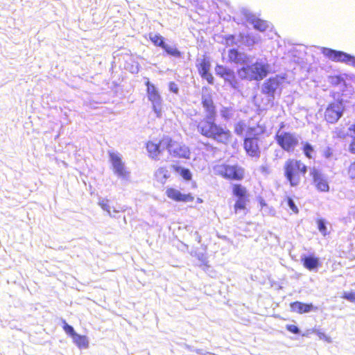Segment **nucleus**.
<instances>
[{
    "mask_svg": "<svg viewBox=\"0 0 355 355\" xmlns=\"http://www.w3.org/2000/svg\"><path fill=\"white\" fill-rule=\"evenodd\" d=\"M197 130L202 136L220 144H227L231 137L229 130L215 123V116H205L198 123Z\"/></svg>",
    "mask_w": 355,
    "mask_h": 355,
    "instance_id": "f257e3e1",
    "label": "nucleus"
},
{
    "mask_svg": "<svg viewBox=\"0 0 355 355\" xmlns=\"http://www.w3.org/2000/svg\"><path fill=\"white\" fill-rule=\"evenodd\" d=\"M269 65L263 60H257L254 64H248L237 71L238 76L241 79L248 80H261L267 76Z\"/></svg>",
    "mask_w": 355,
    "mask_h": 355,
    "instance_id": "f03ea898",
    "label": "nucleus"
},
{
    "mask_svg": "<svg viewBox=\"0 0 355 355\" xmlns=\"http://www.w3.org/2000/svg\"><path fill=\"white\" fill-rule=\"evenodd\" d=\"M284 176L293 187H297L307 172L306 166L300 160L288 159L284 166Z\"/></svg>",
    "mask_w": 355,
    "mask_h": 355,
    "instance_id": "7ed1b4c3",
    "label": "nucleus"
},
{
    "mask_svg": "<svg viewBox=\"0 0 355 355\" xmlns=\"http://www.w3.org/2000/svg\"><path fill=\"white\" fill-rule=\"evenodd\" d=\"M285 78L280 76L270 78L261 86V92L266 95L268 105L272 106L275 94L281 93V85L284 83Z\"/></svg>",
    "mask_w": 355,
    "mask_h": 355,
    "instance_id": "20e7f679",
    "label": "nucleus"
},
{
    "mask_svg": "<svg viewBox=\"0 0 355 355\" xmlns=\"http://www.w3.org/2000/svg\"><path fill=\"white\" fill-rule=\"evenodd\" d=\"M109 159L112 164L114 173L123 180H128L130 172L122 160V155L118 152L108 151Z\"/></svg>",
    "mask_w": 355,
    "mask_h": 355,
    "instance_id": "39448f33",
    "label": "nucleus"
},
{
    "mask_svg": "<svg viewBox=\"0 0 355 355\" xmlns=\"http://www.w3.org/2000/svg\"><path fill=\"white\" fill-rule=\"evenodd\" d=\"M161 146L166 148L169 154L173 157L186 159L189 157L190 150L189 148L184 144L172 140L169 137L162 139Z\"/></svg>",
    "mask_w": 355,
    "mask_h": 355,
    "instance_id": "423d86ee",
    "label": "nucleus"
},
{
    "mask_svg": "<svg viewBox=\"0 0 355 355\" xmlns=\"http://www.w3.org/2000/svg\"><path fill=\"white\" fill-rule=\"evenodd\" d=\"M216 175L226 179L240 180L243 178V170L236 165L220 164L214 168Z\"/></svg>",
    "mask_w": 355,
    "mask_h": 355,
    "instance_id": "0eeeda50",
    "label": "nucleus"
},
{
    "mask_svg": "<svg viewBox=\"0 0 355 355\" xmlns=\"http://www.w3.org/2000/svg\"><path fill=\"white\" fill-rule=\"evenodd\" d=\"M147 87L148 98L151 102L153 109L157 117L162 116V98L157 87L149 80L146 83Z\"/></svg>",
    "mask_w": 355,
    "mask_h": 355,
    "instance_id": "6e6552de",
    "label": "nucleus"
},
{
    "mask_svg": "<svg viewBox=\"0 0 355 355\" xmlns=\"http://www.w3.org/2000/svg\"><path fill=\"white\" fill-rule=\"evenodd\" d=\"M322 52L332 61L345 62L355 67V57L350 54L325 47L322 49Z\"/></svg>",
    "mask_w": 355,
    "mask_h": 355,
    "instance_id": "1a4fd4ad",
    "label": "nucleus"
},
{
    "mask_svg": "<svg viewBox=\"0 0 355 355\" xmlns=\"http://www.w3.org/2000/svg\"><path fill=\"white\" fill-rule=\"evenodd\" d=\"M277 144L286 151H291L297 145L299 139L295 135L290 132H282L276 135Z\"/></svg>",
    "mask_w": 355,
    "mask_h": 355,
    "instance_id": "9d476101",
    "label": "nucleus"
},
{
    "mask_svg": "<svg viewBox=\"0 0 355 355\" xmlns=\"http://www.w3.org/2000/svg\"><path fill=\"white\" fill-rule=\"evenodd\" d=\"M344 107L342 102H334L328 105L325 110L324 117L330 123H334L343 116Z\"/></svg>",
    "mask_w": 355,
    "mask_h": 355,
    "instance_id": "9b49d317",
    "label": "nucleus"
},
{
    "mask_svg": "<svg viewBox=\"0 0 355 355\" xmlns=\"http://www.w3.org/2000/svg\"><path fill=\"white\" fill-rule=\"evenodd\" d=\"M310 175L316 189L321 192H327L329 190V186L327 181V177L323 174L320 170L313 167L310 169Z\"/></svg>",
    "mask_w": 355,
    "mask_h": 355,
    "instance_id": "f8f14e48",
    "label": "nucleus"
},
{
    "mask_svg": "<svg viewBox=\"0 0 355 355\" xmlns=\"http://www.w3.org/2000/svg\"><path fill=\"white\" fill-rule=\"evenodd\" d=\"M241 12L247 21L252 24L256 30L263 32L269 28L268 21L257 18L250 10L243 8Z\"/></svg>",
    "mask_w": 355,
    "mask_h": 355,
    "instance_id": "ddd939ff",
    "label": "nucleus"
},
{
    "mask_svg": "<svg viewBox=\"0 0 355 355\" xmlns=\"http://www.w3.org/2000/svg\"><path fill=\"white\" fill-rule=\"evenodd\" d=\"M244 148L250 156L259 157L261 151L259 138L257 137H246L244 140Z\"/></svg>",
    "mask_w": 355,
    "mask_h": 355,
    "instance_id": "4468645a",
    "label": "nucleus"
},
{
    "mask_svg": "<svg viewBox=\"0 0 355 355\" xmlns=\"http://www.w3.org/2000/svg\"><path fill=\"white\" fill-rule=\"evenodd\" d=\"M228 58L230 62L237 64L247 66L248 64L252 63L251 58L249 55L235 49L229 51Z\"/></svg>",
    "mask_w": 355,
    "mask_h": 355,
    "instance_id": "2eb2a0df",
    "label": "nucleus"
},
{
    "mask_svg": "<svg viewBox=\"0 0 355 355\" xmlns=\"http://www.w3.org/2000/svg\"><path fill=\"white\" fill-rule=\"evenodd\" d=\"M210 62L206 59H203L199 64L198 71L201 75L202 78L207 80L209 84L214 83V77L209 72L210 70Z\"/></svg>",
    "mask_w": 355,
    "mask_h": 355,
    "instance_id": "dca6fc26",
    "label": "nucleus"
},
{
    "mask_svg": "<svg viewBox=\"0 0 355 355\" xmlns=\"http://www.w3.org/2000/svg\"><path fill=\"white\" fill-rule=\"evenodd\" d=\"M167 196L175 201L189 202L193 200V197L189 194H183L175 189H168L166 191Z\"/></svg>",
    "mask_w": 355,
    "mask_h": 355,
    "instance_id": "f3484780",
    "label": "nucleus"
},
{
    "mask_svg": "<svg viewBox=\"0 0 355 355\" xmlns=\"http://www.w3.org/2000/svg\"><path fill=\"white\" fill-rule=\"evenodd\" d=\"M291 310L297 313H309L313 310H316L312 304H304L301 302H294L290 305Z\"/></svg>",
    "mask_w": 355,
    "mask_h": 355,
    "instance_id": "a211bd4d",
    "label": "nucleus"
},
{
    "mask_svg": "<svg viewBox=\"0 0 355 355\" xmlns=\"http://www.w3.org/2000/svg\"><path fill=\"white\" fill-rule=\"evenodd\" d=\"M202 103L206 111L205 116H216V110L211 97L209 95H202Z\"/></svg>",
    "mask_w": 355,
    "mask_h": 355,
    "instance_id": "6ab92c4d",
    "label": "nucleus"
},
{
    "mask_svg": "<svg viewBox=\"0 0 355 355\" xmlns=\"http://www.w3.org/2000/svg\"><path fill=\"white\" fill-rule=\"evenodd\" d=\"M162 144V139L158 143L155 144L153 142H148L146 145L147 150L150 155V156L153 158L158 159L159 154L166 149V148H163L161 146Z\"/></svg>",
    "mask_w": 355,
    "mask_h": 355,
    "instance_id": "aec40b11",
    "label": "nucleus"
},
{
    "mask_svg": "<svg viewBox=\"0 0 355 355\" xmlns=\"http://www.w3.org/2000/svg\"><path fill=\"white\" fill-rule=\"evenodd\" d=\"M301 260L304 266L309 270L316 269L319 265V259L313 256H302Z\"/></svg>",
    "mask_w": 355,
    "mask_h": 355,
    "instance_id": "412c9836",
    "label": "nucleus"
},
{
    "mask_svg": "<svg viewBox=\"0 0 355 355\" xmlns=\"http://www.w3.org/2000/svg\"><path fill=\"white\" fill-rule=\"evenodd\" d=\"M223 79L225 82L228 83L229 85L234 90L239 91L241 89V83L236 78L233 70L230 71L229 73H227V75L225 76Z\"/></svg>",
    "mask_w": 355,
    "mask_h": 355,
    "instance_id": "4be33fe9",
    "label": "nucleus"
},
{
    "mask_svg": "<svg viewBox=\"0 0 355 355\" xmlns=\"http://www.w3.org/2000/svg\"><path fill=\"white\" fill-rule=\"evenodd\" d=\"M170 175L171 173L166 167L159 168L155 173L157 180L162 184L166 182Z\"/></svg>",
    "mask_w": 355,
    "mask_h": 355,
    "instance_id": "5701e85b",
    "label": "nucleus"
},
{
    "mask_svg": "<svg viewBox=\"0 0 355 355\" xmlns=\"http://www.w3.org/2000/svg\"><path fill=\"white\" fill-rule=\"evenodd\" d=\"M148 37L153 44L156 46L161 47L162 49L165 45L164 38L159 33H149Z\"/></svg>",
    "mask_w": 355,
    "mask_h": 355,
    "instance_id": "b1692460",
    "label": "nucleus"
},
{
    "mask_svg": "<svg viewBox=\"0 0 355 355\" xmlns=\"http://www.w3.org/2000/svg\"><path fill=\"white\" fill-rule=\"evenodd\" d=\"M73 343L80 348H87L89 346L88 339L85 336H81L77 333L72 337Z\"/></svg>",
    "mask_w": 355,
    "mask_h": 355,
    "instance_id": "393cba45",
    "label": "nucleus"
},
{
    "mask_svg": "<svg viewBox=\"0 0 355 355\" xmlns=\"http://www.w3.org/2000/svg\"><path fill=\"white\" fill-rule=\"evenodd\" d=\"M239 38L241 45L252 46L256 43V39L254 38V37L250 35H245L243 33H240L239 35Z\"/></svg>",
    "mask_w": 355,
    "mask_h": 355,
    "instance_id": "a878e982",
    "label": "nucleus"
},
{
    "mask_svg": "<svg viewBox=\"0 0 355 355\" xmlns=\"http://www.w3.org/2000/svg\"><path fill=\"white\" fill-rule=\"evenodd\" d=\"M162 49L168 55L172 57L176 58H180L182 57V53L176 48L175 46H170L167 44H165Z\"/></svg>",
    "mask_w": 355,
    "mask_h": 355,
    "instance_id": "bb28decb",
    "label": "nucleus"
},
{
    "mask_svg": "<svg viewBox=\"0 0 355 355\" xmlns=\"http://www.w3.org/2000/svg\"><path fill=\"white\" fill-rule=\"evenodd\" d=\"M233 193L238 198H246V189L241 184H235L234 186Z\"/></svg>",
    "mask_w": 355,
    "mask_h": 355,
    "instance_id": "cd10ccee",
    "label": "nucleus"
},
{
    "mask_svg": "<svg viewBox=\"0 0 355 355\" xmlns=\"http://www.w3.org/2000/svg\"><path fill=\"white\" fill-rule=\"evenodd\" d=\"M232 69L227 68L226 67H224L223 65L217 64L215 68V71L216 75L219 76L222 78H224L225 76L229 73L230 71H231Z\"/></svg>",
    "mask_w": 355,
    "mask_h": 355,
    "instance_id": "c85d7f7f",
    "label": "nucleus"
},
{
    "mask_svg": "<svg viewBox=\"0 0 355 355\" xmlns=\"http://www.w3.org/2000/svg\"><path fill=\"white\" fill-rule=\"evenodd\" d=\"M303 152L306 157L311 159L313 157L314 149L311 144L305 142L303 144Z\"/></svg>",
    "mask_w": 355,
    "mask_h": 355,
    "instance_id": "c756f323",
    "label": "nucleus"
},
{
    "mask_svg": "<svg viewBox=\"0 0 355 355\" xmlns=\"http://www.w3.org/2000/svg\"><path fill=\"white\" fill-rule=\"evenodd\" d=\"M220 115L225 120H228L233 116L234 110L232 107H223L220 110Z\"/></svg>",
    "mask_w": 355,
    "mask_h": 355,
    "instance_id": "7c9ffc66",
    "label": "nucleus"
},
{
    "mask_svg": "<svg viewBox=\"0 0 355 355\" xmlns=\"http://www.w3.org/2000/svg\"><path fill=\"white\" fill-rule=\"evenodd\" d=\"M226 44L228 46L236 45L241 46V43L239 41V35H230L226 38Z\"/></svg>",
    "mask_w": 355,
    "mask_h": 355,
    "instance_id": "2f4dec72",
    "label": "nucleus"
},
{
    "mask_svg": "<svg viewBox=\"0 0 355 355\" xmlns=\"http://www.w3.org/2000/svg\"><path fill=\"white\" fill-rule=\"evenodd\" d=\"M326 223V220L323 218H320L317 220L318 230L323 236H326L327 234Z\"/></svg>",
    "mask_w": 355,
    "mask_h": 355,
    "instance_id": "473e14b6",
    "label": "nucleus"
},
{
    "mask_svg": "<svg viewBox=\"0 0 355 355\" xmlns=\"http://www.w3.org/2000/svg\"><path fill=\"white\" fill-rule=\"evenodd\" d=\"M98 205L101 206V207L104 211L107 212V214H109L110 216H112V212H111V207L109 205L108 200H105V199L101 200L98 202Z\"/></svg>",
    "mask_w": 355,
    "mask_h": 355,
    "instance_id": "72a5a7b5",
    "label": "nucleus"
},
{
    "mask_svg": "<svg viewBox=\"0 0 355 355\" xmlns=\"http://www.w3.org/2000/svg\"><path fill=\"white\" fill-rule=\"evenodd\" d=\"M245 128L246 125L244 122L239 121L234 125V132L236 135H241L243 133Z\"/></svg>",
    "mask_w": 355,
    "mask_h": 355,
    "instance_id": "f704fd0d",
    "label": "nucleus"
},
{
    "mask_svg": "<svg viewBox=\"0 0 355 355\" xmlns=\"http://www.w3.org/2000/svg\"><path fill=\"white\" fill-rule=\"evenodd\" d=\"M246 205V198H238L235 205L234 209L235 212H237L239 209H245Z\"/></svg>",
    "mask_w": 355,
    "mask_h": 355,
    "instance_id": "c9c22d12",
    "label": "nucleus"
},
{
    "mask_svg": "<svg viewBox=\"0 0 355 355\" xmlns=\"http://www.w3.org/2000/svg\"><path fill=\"white\" fill-rule=\"evenodd\" d=\"M63 323V329L64 330L65 333L73 337L76 334V332L74 331L73 327L68 324L65 321H64Z\"/></svg>",
    "mask_w": 355,
    "mask_h": 355,
    "instance_id": "e433bc0d",
    "label": "nucleus"
},
{
    "mask_svg": "<svg viewBox=\"0 0 355 355\" xmlns=\"http://www.w3.org/2000/svg\"><path fill=\"white\" fill-rule=\"evenodd\" d=\"M342 297L351 302H355V293L353 292H345Z\"/></svg>",
    "mask_w": 355,
    "mask_h": 355,
    "instance_id": "4c0bfd02",
    "label": "nucleus"
},
{
    "mask_svg": "<svg viewBox=\"0 0 355 355\" xmlns=\"http://www.w3.org/2000/svg\"><path fill=\"white\" fill-rule=\"evenodd\" d=\"M182 177L186 180H190L192 178L191 171L187 168H182L181 171Z\"/></svg>",
    "mask_w": 355,
    "mask_h": 355,
    "instance_id": "58836bf2",
    "label": "nucleus"
},
{
    "mask_svg": "<svg viewBox=\"0 0 355 355\" xmlns=\"http://www.w3.org/2000/svg\"><path fill=\"white\" fill-rule=\"evenodd\" d=\"M288 206L289 208L294 212V213H298V209L296 205L295 204V202L291 198H288L287 200Z\"/></svg>",
    "mask_w": 355,
    "mask_h": 355,
    "instance_id": "ea45409f",
    "label": "nucleus"
},
{
    "mask_svg": "<svg viewBox=\"0 0 355 355\" xmlns=\"http://www.w3.org/2000/svg\"><path fill=\"white\" fill-rule=\"evenodd\" d=\"M286 329L295 334H299L300 333V329L294 324L286 325Z\"/></svg>",
    "mask_w": 355,
    "mask_h": 355,
    "instance_id": "a19ab883",
    "label": "nucleus"
},
{
    "mask_svg": "<svg viewBox=\"0 0 355 355\" xmlns=\"http://www.w3.org/2000/svg\"><path fill=\"white\" fill-rule=\"evenodd\" d=\"M323 156L327 159H331L333 157V150L330 147H326L323 150Z\"/></svg>",
    "mask_w": 355,
    "mask_h": 355,
    "instance_id": "79ce46f5",
    "label": "nucleus"
},
{
    "mask_svg": "<svg viewBox=\"0 0 355 355\" xmlns=\"http://www.w3.org/2000/svg\"><path fill=\"white\" fill-rule=\"evenodd\" d=\"M350 137L352 138V141L349 146L348 150L351 153L355 154V136L352 135Z\"/></svg>",
    "mask_w": 355,
    "mask_h": 355,
    "instance_id": "37998d69",
    "label": "nucleus"
},
{
    "mask_svg": "<svg viewBox=\"0 0 355 355\" xmlns=\"http://www.w3.org/2000/svg\"><path fill=\"white\" fill-rule=\"evenodd\" d=\"M169 90L171 92H173L175 94H178L179 92V87L178 85L173 82L170 83L169 84Z\"/></svg>",
    "mask_w": 355,
    "mask_h": 355,
    "instance_id": "c03bdc74",
    "label": "nucleus"
},
{
    "mask_svg": "<svg viewBox=\"0 0 355 355\" xmlns=\"http://www.w3.org/2000/svg\"><path fill=\"white\" fill-rule=\"evenodd\" d=\"M343 81V79L340 76L331 77V83L334 85H338Z\"/></svg>",
    "mask_w": 355,
    "mask_h": 355,
    "instance_id": "a18cd8bd",
    "label": "nucleus"
},
{
    "mask_svg": "<svg viewBox=\"0 0 355 355\" xmlns=\"http://www.w3.org/2000/svg\"><path fill=\"white\" fill-rule=\"evenodd\" d=\"M349 175L350 178H355V162L352 164L349 168Z\"/></svg>",
    "mask_w": 355,
    "mask_h": 355,
    "instance_id": "49530a36",
    "label": "nucleus"
},
{
    "mask_svg": "<svg viewBox=\"0 0 355 355\" xmlns=\"http://www.w3.org/2000/svg\"><path fill=\"white\" fill-rule=\"evenodd\" d=\"M317 334H318V337L320 338V339H323V340H326L328 342H331L329 337L327 336L324 333L318 331Z\"/></svg>",
    "mask_w": 355,
    "mask_h": 355,
    "instance_id": "de8ad7c7",
    "label": "nucleus"
},
{
    "mask_svg": "<svg viewBox=\"0 0 355 355\" xmlns=\"http://www.w3.org/2000/svg\"><path fill=\"white\" fill-rule=\"evenodd\" d=\"M349 135L352 136V135H354L355 136V123L351 125L349 127Z\"/></svg>",
    "mask_w": 355,
    "mask_h": 355,
    "instance_id": "09e8293b",
    "label": "nucleus"
},
{
    "mask_svg": "<svg viewBox=\"0 0 355 355\" xmlns=\"http://www.w3.org/2000/svg\"><path fill=\"white\" fill-rule=\"evenodd\" d=\"M193 351L199 355H205L206 352L202 349H195Z\"/></svg>",
    "mask_w": 355,
    "mask_h": 355,
    "instance_id": "8fccbe9b",
    "label": "nucleus"
},
{
    "mask_svg": "<svg viewBox=\"0 0 355 355\" xmlns=\"http://www.w3.org/2000/svg\"><path fill=\"white\" fill-rule=\"evenodd\" d=\"M337 135L340 138H344L345 137V134L344 132H340V131L337 133Z\"/></svg>",
    "mask_w": 355,
    "mask_h": 355,
    "instance_id": "3c124183",
    "label": "nucleus"
},
{
    "mask_svg": "<svg viewBox=\"0 0 355 355\" xmlns=\"http://www.w3.org/2000/svg\"><path fill=\"white\" fill-rule=\"evenodd\" d=\"M352 218L355 220V211L350 213Z\"/></svg>",
    "mask_w": 355,
    "mask_h": 355,
    "instance_id": "603ef678",
    "label": "nucleus"
},
{
    "mask_svg": "<svg viewBox=\"0 0 355 355\" xmlns=\"http://www.w3.org/2000/svg\"><path fill=\"white\" fill-rule=\"evenodd\" d=\"M113 212H114V214H118V213L119 212V210H116V209H113Z\"/></svg>",
    "mask_w": 355,
    "mask_h": 355,
    "instance_id": "864d4df0",
    "label": "nucleus"
},
{
    "mask_svg": "<svg viewBox=\"0 0 355 355\" xmlns=\"http://www.w3.org/2000/svg\"><path fill=\"white\" fill-rule=\"evenodd\" d=\"M112 217H113V218H118V216H116V214H112Z\"/></svg>",
    "mask_w": 355,
    "mask_h": 355,
    "instance_id": "5fc2aeb1",
    "label": "nucleus"
},
{
    "mask_svg": "<svg viewBox=\"0 0 355 355\" xmlns=\"http://www.w3.org/2000/svg\"><path fill=\"white\" fill-rule=\"evenodd\" d=\"M123 220H124V222L126 223V219H125V216L123 217Z\"/></svg>",
    "mask_w": 355,
    "mask_h": 355,
    "instance_id": "6e6d98bb",
    "label": "nucleus"
}]
</instances>
